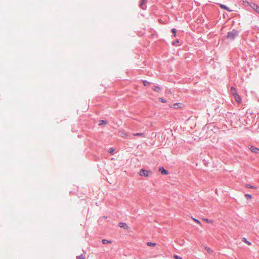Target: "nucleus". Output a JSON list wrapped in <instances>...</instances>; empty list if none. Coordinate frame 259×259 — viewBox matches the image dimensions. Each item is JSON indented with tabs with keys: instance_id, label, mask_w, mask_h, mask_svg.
I'll return each instance as SVG.
<instances>
[{
	"instance_id": "nucleus-30",
	"label": "nucleus",
	"mask_w": 259,
	"mask_h": 259,
	"mask_svg": "<svg viewBox=\"0 0 259 259\" xmlns=\"http://www.w3.org/2000/svg\"><path fill=\"white\" fill-rule=\"evenodd\" d=\"M210 250V249L209 248H208V249H207V251H209Z\"/></svg>"
},
{
	"instance_id": "nucleus-25",
	"label": "nucleus",
	"mask_w": 259,
	"mask_h": 259,
	"mask_svg": "<svg viewBox=\"0 0 259 259\" xmlns=\"http://www.w3.org/2000/svg\"><path fill=\"white\" fill-rule=\"evenodd\" d=\"M179 42H180L179 40V39H177L175 41L172 42V45H176V44L179 43Z\"/></svg>"
},
{
	"instance_id": "nucleus-16",
	"label": "nucleus",
	"mask_w": 259,
	"mask_h": 259,
	"mask_svg": "<svg viewBox=\"0 0 259 259\" xmlns=\"http://www.w3.org/2000/svg\"><path fill=\"white\" fill-rule=\"evenodd\" d=\"M107 123L106 120H101L99 121V125H102L103 124H105Z\"/></svg>"
},
{
	"instance_id": "nucleus-21",
	"label": "nucleus",
	"mask_w": 259,
	"mask_h": 259,
	"mask_svg": "<svg viewBox=\"0 0 259 259\" xmlns=\"http://www.w3.org/2000/svg\"><path fill=\"white\" fill-rule=\"evenodd\" d=\"M158 99H159V101H160L162 103H166V101L165 99H164L161 97H159L158 98Z\"/></svg>"
},
{
	"instance_id": "nucleus-10",
	"label": "nucleus",
	"mask_w": 259,
	"mask_h": 259,
	"mask_svg": "<svg viewBox=\"0 0 259 259\" xmlns=\"http://www.w3.org/2000/svg\"><path fill=\"white\" fill-rule=\"evenodd\" d=\"M133 135L135 136H139L143 138L146 137V135L144 133H137L133 134Z\"/></svg>"
},
{
	"instance_id": "nucleus-6",
	"label": "nucleus",
	"mask_w": 259,
	"mask_h": 259,
	"mask_svg": "<svg viewBox=\"0 0 259 259\" xmlns=\"http://www.w3.org/2000/svg\"><path fill=\"white\" fill-rule=\"evenodd\" d=\"M159 171H160L161 174L166 175L168 174V171L163 167H160Z\"/></svg>"
},
{
	"instance_id": "nucleus-19",
	"label": "nucleus",
	"mask_w": 259,
	"mask_h": 259,
	"mask_svg": "<svg viewBox=\"0 0 259 259\" xmlns=\"http://www.w3.org/2000/svg\"><path fill=\"white\" fill-rule=\"evenodd\" d=\"M171 32L172 33H173L174 34V37H176V33H177V30L176 28H172L171 29Z\"/></svg>"
},
{
	"instance_id": "nucleus-26",
	"label": "nucleus",
	"mask_w": 259,
	"mask_h": 259,
	"mask_svg": "<svg viewBox=\"0 0 259 259\" xmlns=\"http://www.w3.org/2000/svg\"><path fill=\"white\" fill-rule=\"evenodd\" d=\"M204 220L207 223H212V221L209 220L208 219H204Z\"/></svg>"
},
{
	"instance_id": "nucleus-32",
	"label": "nucleus",
	"mask_w": 259,
	"mask_h": 259,
	"mask_svg": "<svg viewBox=\"0 0 259 259\" xmlns=\"http://www.w3.org/2000/svg\"><path fill=\"white\" fill-rule=\"evenodd\" d=\"M81 259H84L82 257V258Z\"/></svg>"
},
{
	"instance_id": "nucleus-27",
	"label": "nucleus",
	"mask_w": 259,
	"mask_h": 259,
	"mask_svg": "<svg viewBox=\"0 0 259 259\" xmlns=\"http://www.w3.org/2000/svg\"><path fill=\"white\" fill-rule=\"evenodd\" d=\"M193 220L197 223L199 224H201V223L198 220H197L196 219H194V218H193Z\"/></svg>"
},
{
	"instance_id": "nucleus-29",
	"label": "nucleus",
	"mask_w": 259,
	"mask_h": 259,
	"mask_svg": "<svg viewBox=\"0 0 259 259\" xmlns=\"http://www.w3.org/2000/svg\"><path fill=\"white\" fill-rule=\"evenodd\" d=\"M256 13L259 14V6H257V7L255 8V10H254Z\"/></svg>"
},
{
	"instance_id": "nucleus-15",
	"label": "nucleus",
	"mask_w": 259,
	"mask_h": 259,
	"mask_svg": "<svg viewBox=\"0 0 259 259\" xmlns=\"http://www.w3.org/2000/svg\"><path fill=\"white\" fill-rule=\"evenodd\" d=\"M102 243L104 244H106L107 243H112L111 241L108 240H107V239H103L102 240Z\"/></svg>"
},
{
	"instance_id": "nucleus-22",
	"label": "nucleus",
	"mask_w": 259,
	"mask_h": 259,
	"mask_svg": "<svg viewBox=\"0 0 259 259\" xmlns=\"http://www.w3.org/2000/svg\"><path fill=\"white\" fill-rule=\"evenodd\" d=\"M114 151V149L113 148H111L109 149L108 152L111 153V154H113V152Z\"/></svg>"
},
{
	"instance_id": "nucleus-12",
	"label": "nucleus",
	"mask_w": 259,
	"mask_h": 259,
	"mask_svg": "<svg viewBox=\"0 0 259 259\" xmlns=\"http://www.w3.org/2000/svg\"><path fill=\"white\" fill-rule=\"evenodd\" d=\"M180 104H180V103H175V104H174L172 105H171V106H170L171 107H172V108H175V109H177V108H178L180 107Z\"/></svg>"
},
{
	"instance_id": "nucleus-14",
	"label": "nucleus",
	"mask_w": 259,
	"mask_h": 259,
	"mask_svg": "<svg viewBox=\"0 0 259 259\" xmlns=\"http://www.w3.org/2000/svg\"><path fill=\"white\" fill-rule=\"evenodd\" d=\"M142 82L143 83V84L144 86H149L151 84V82L148 81L147 80H142Z\"/></svg>"
},
{
	"instance_id": "nucleus-17",
	"label": "nucleus",
	"mask_w": 259,
	"mask_h": 259,
	"mask_svg": "<svg viewBox=\"0 0 259 259\" xmlns=\"http://www.w3.org/2000/svg\"><path fill=\"white\" fill-rule=\"evenodd\" d=\"M147 245L149 246H154L156 245V244L154 243H152L151 242H148L147 243Z\"/></svg>"
},
{
	"instance_id": "nucleus-28",
	"label": "nucleus",
	"mask_w": 259,
	"mask_h": 259,
	"mask_svg": "<svg viewBox=\"0 0 259 259\" xmlns=\"http://www.w3.org/2000/svg\"><path fill=\"white\" fill-rule=\"evenodd\" d=\"M174 257L176 258V259H182V258L177 255H174Z\"/></svg>"
},
{
	"instance_id": "nucleus-7",
	"label": "nucleus",
	"mask_w": 259,
	"mask_h": 259,
	"mask_svg": "<svg viewBox=\"0 0 259 259\" xmlns=\"http://www.w3.org/2000/svg\"><path fill=\"white\" fill-rule=\"evenodd\" d=\"M118 226L120 228H124L125 229H128V226L125 223H123V222L119 223Z\"/></svg>"
},
{
	"instance_id": "nucleus-20",
	"label": "nucleus",
	"mask_w": 259,
	"mask_h": 259,
	"mask_svg": "<svg viewBox=\"0 0 259 259\" xmlns=\"http://www.w3.org/2000/svg\"><path fill=\"white\" fill-rule=\"evenodd\" d=\"M245 197H246V198L247 199H251V195L249 194H245Z\"/></svg>"
},
{
	"instance_id": "nucleus-3",
	"label": "nucleus",
	"mask_w": 259,
	"mask_h": 259,
	"mask_svg": "<svg viewBox=\"0 0 259 259\" xmlns=\"http://www.w3.org/2000/svg\"><path fill=\"white\" fill-rule=\"evenodd\" d=\"M148 0H141L139 4V7L142 9V10H146V3L147 2Z\"/></svg>"
},
{
	"instance_id": "nucleus-1",
	"label": "nucleus",
	"mask_w": 259,
	"mask_h": 259,
	"mask_svg": "<svg viewBox=\"0 0 259 259\" xmlns=\"http://www.w3.org/2000/svg\"><path fill=\"white\" fill-rule=\"evenodd\" d=\"M238 31L235 29H233L231 31L228 32L226 37L230 39H234L235 37L238 35Z\"/></svg>"
},
{
	"instance_id": "nucleus-4",
	"label": "nucleus",
	"mask_w": 259,
	"mask_h": 259,
	"mask_svg": "<svg viewBox=\"0 0 259 259\" xmlns=\"http://www.w3.org/2000/svg\"><path fill=\"white\" fill-rule=\"evenodd\" d=\"M152 90L157 93H160L162 91V88L158 85H154Z\"/></svg>"
},
{
	"instance_id": "nucleus-31",
	"label": "nucleus",
	"mask_w": 259,
	"mask_h": 259,
	"mask_svg": "<svg viewBox=\"0 0 259 259\" xmlns=\"http://www.w3.org/2000/svg\"><path fill=\"white\" fill-rule=\"evenodd\" d=\"M77 259H80V258L78 257H77Z\"/></svg>"
},
{
	"instance_id": "nucleus-23",
	"label": "nucleus",
	"mask_w": 259,
	"mask_h": 259,
	"mask_svg": "<svg viewBox=\"0 0 259 259\" xmlns=\"http://www.w3.org/2000/svg\"><path fill=\"white\" fill-rule=\"evenodd\" d=\"M246 187L247 188H252V189L254 188V186H251V185H250L249 184H246Z\"/></svg>"
},
{
	"instance_id": "nucleus-18",
	"label": "nucleus",
	"mask_w": 259,
	"mask_h": 259,
	"mask_svg": "<svg viewBox=\"0 0 259 259\" xmlns=\"http://www.w3.org/2000/svg\"><path fill=\"white\" fill-rule=\"evenodd\" d=\"M242 241L247 243L248 245H251V243L249 241H247L245 238H243Z\"/></svg>"
},
{
	"instance_id": "nucleus-2",
	"label": "nucleus",
	"mask_w": 259,
	"mask_h": 259,
	"mask_svg": "<svg viewBox=\"0 0 259 259\" xmlns=\"http://www.w3.org/2000/svg\"><path fill=\"white\" fill-rule=\"evenodd\" d=\"M139 174L141 176H144L146 177H148L150 176V175L152 174V172L149 170H147L142 169L140 170Z\"/></svg>"
},
{
	"instance_id": "nucleus-11",
	"label": "nucleus",
	"mask_w": 259,
	"mask_h": 259,
	"mask_svg": "<svg viewBox=\"0 0 259 259\" xmlns=\"http://www.w3.org/2000/svg\"><path fill=\"white\" fill-rule=\"evenodd\" d=\"M231 92L233 96L237 94L236 90L233 87H231Z\"/></svg>"
},
{
	"instance_id": "nucleus-8",
	"label": "nucleus",
	"mask_w": 259,
	"mask_h": 259,
	"mask_svg": "<svg viewBox=\"0 0 259 259\" xmlns=\"http://www.w3.org/2000/svg\"><path fill=\"white\" fill-rule=\"evenodd\" d=\"M234 98H235V99L236 101L238 103H241V97H240V96L238 94H236L235 95H234Z\"/></svg>"
},
{
	"instance_id": "nucleus-9",
	"label": "nucleus",
	"mask_w": 259,
	"mask_h": 259,
	"mask_svg": "<svg viewBox=\"0 0 259 259\" xmlns=\"http://www.w3.org/2000/svg\"><path fill=\"white\" fill-rule=\"evenodd\" d=\"M219 6L221 8L223 9H224L225 10H227V11L228 12H231V10L229 9V8L227 7L226 6L223 5V4H218Z\"/></svg>"
},
{
	"instance_id": "nucleus-5",
	"label": "nucleus",
	"mask_w": 259,
	"mask_h": 259,
	"mask_svg": "<svg viewBox=\"0 0 259 259\" xmlns=\"http://www.w3.org/2000/svg\"><path fill=\"white\" fill-rule=\"evenodd\" d=\"M249 150L253 153L255 154H258L259 153V149L256 147H254L253 146H251L249 148Z\"/></svg>"
},
{
	"instance_id": "nucleus-24",
	"label": "nucleus",
	"mask_w": 259,
	"mask_h": 259,
	"mask_svg": "<svg viewBox=\"0 0 259 259\" xmlns=\"http://www.w3.org/2000/svg\"><path fill=\"white\" fill-rule=\"evenodd\" d=\"M243 2V4L245 6L249 4V3L246 0H242Z\"/></svg>"
},
{
	"instance_id": "nucleus-13",
	"label": "nucleus",
	"mask_w": 259,
	"mask_h": 259,
	"mask_svg": "<svg viewBox=\"0 0 259 259\" xmlns=\"http://www.w3.org/2000/svg\"><path fill=\"white\" fill-rule=\"evenodd\" d=\"M249 6L252 9H253L254 10H255V8L257 7V5L256 4H255V3H251L250 4H249Z\"/></svg>"
}]
</instances>
